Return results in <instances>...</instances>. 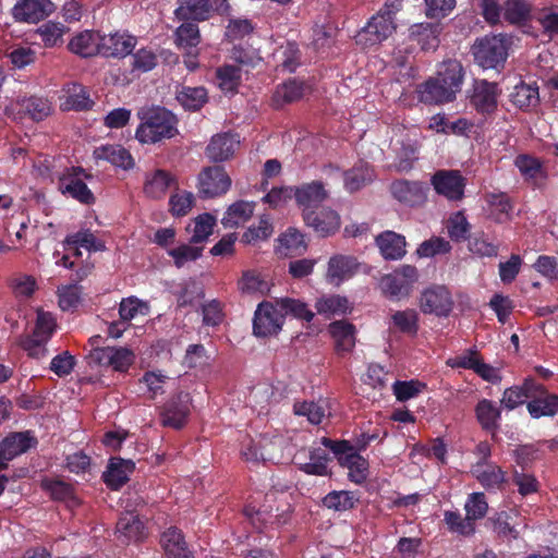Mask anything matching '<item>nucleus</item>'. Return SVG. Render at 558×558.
Returning <instances> with one entry per match:
<instances>
[{
    "instance_id": "1",
    "label": "nucleus",
    "mask_w": 558,
    "mask_h": 558,
    "mask_svg": "<svg viewBox=\"0 0 558 558\" xmlns=\"http://www.w3.org/2000/svg\"><path fill=\"white\" fill-rule=\"evenodd\" d=\"M137 116L142 123L137 128L136 138L141 143L154 144L178 133L177 118L165 108L144 107Z\"/></svg>"
},
{
    "instance_id": "2",
    "label": "nucleus",
    "mask_w": 558,
    "mask_h": 558,
    "mask_svg": "<svg viewBox=\"0 0 558 558\" xmlns=\"http://www.w3.org/2000/svg\"><path fill=\"white\" fill-rule=\"evenodd\" d=\"M510 44V38L502 34L477 39L472 48L475 62L483 69H499L507 60Z\"/></svg>"
},
{
    "instance_id": "3",
    "label": "nucleus",
    "mask_w": 558,
    "mask_h": 558,
    "mask_svg": "<svg viewBox=\"0 0 558 558\" xmlns=\"http://www.w3.org/2000/svg\"><path fill=\"white\" fill-rule=\"evenodd\" d=\"M322 444L329 448L338 458L340 465L349 470V478L362 484L368 476V462L357 453L348 440L336 441L329 438H322Z\"/></svg>"
},
{
    "instance_id": "4",
    "label": "nucleus",
    "mask_w": 558,
    "mask_h": 558,
    "mask_svg": "<svg viewBox=\"0 0 558 558\" xmlns=\"http://www.w3.org/2000/svg\"><path fill=\"white\" fill-rule=\"evenodd\" d=\"M417 280L416 267L402 265L381 278L380 289L386 296L400 300L410 295Z\"/></svg>"
},
{
    "instance_id": "5",
    "label": "nucleus",
    "mask_w": 558,
    "mask_h": 558,
    "mask_svg": "<svg viewBox=\"0 0 558 558\" xmlns=\"http://www.w3.org/2000/svg\"><path fill=\"white\" fill-rule=\"evenodd\" d=\"M458 69L457 66L449 69L447 74L452 75L450 85L445 86L436 76L429 77L416 88L418 100L427 105H442L451 102L458 94Z\"/></svg>"
},
{
    "instance_id": "6",
    "label": "nucleus",
    "mask_w": 558,
    "mask_h": 558,
    "mask_svg": "<svg viewBox=\"0 0 558 558\" xmlns=\"http://www.w3.org/2000/svg\"><path fill=\"white\" fill-rule=\"evenodd\" d=\"M92 367H112L117 372H125L134 362V354L126 348H94L86 356Z\"/></svg>"
},
{
    "instance_id": "7",
    "label": "nucleus",
    "mask_w": 558,
    "mask_h": 558,
    "mask_svg": "<svg viewBox=\"0 0 558 558\" xmlns=\"http://www.w3.org/2000/svg\"><path fill=\"white\" fill-rule=\"evenodd\" d=\"M283 323V314L276 302H262L255 311L253 332L257 337L274 336L281 330Z\"/></svg>"
},
{
    "instance_id": "8",
    "label": "nucleus",
    "mask_w": 558,
    "mask_h": 558,
    "mask_svg": "<svg viewBox=\"0 0 558 558\" xmlns=\"http://www.w3.org/2000/svg\"><path fill=\"white\" fill-rule=\"evenodd\" d=\"M231 185V179L220 166L207 167L198 174V195L202 198H215L225 194Z\"/></svg>"
},
{
    "instance_id": "9",
    "label": "nucleus",
    "mask_w": 558,
    "mask_h": 558,
    "mask_svg": "<svg viewBox=\"0 0 558 558\" xmlns=\"http://www.w3.org/2000/svg\"><path fill=\"white\" fill-rule=\"evenodd\" d=\"M396 29L395 22L387 15L377 13L357 33L356 44L363 47L375 46L387 39Z\"/></svg>"
},
{
    "instance_id": "10",
    "label": "nucleus",
    "mask_w": 558,
    "mask_h": 558,
    "mask_svg": "<svg viewBox=\"0 0 558 558\" xmlns=\"http://www.w3.org/2000/svg\"><path fill=\"white\" fill-rule=\"evenodd\" d=\"M453 306L451 293L444 286H433L425 289L420 298V307L425 314L447 316Z\"/></svg>"
},
{
    "instance_id": "11",
    "label": "nucleus",
    "mask_w": 558,
    "mask_h": 558,
    "mask_svg": "<svg viewBox=\"0 0 558 558\" xmlns=\"http://www.w3.org/2000/svg\"><path fill=\"white\" fill-rule=\"evenodd\" d=\"M191 407L192 398L190 393L180 391L165 404L161 413L162 425L175 429L182 428L190 415Z\"/></svg>"
},
{
    "instance_id": "12",
    "label": "nucleus",
    "mask_w": 558,
    "mask_h": 558,
    "mask_svg": "<svg viewBox=\"0 0 558 558\" xmlns=\"http://www.w3.org/2000/svg\"><path fill=\"white\" fill-rule=\"evenodd\" d=\"M435 191L450 201L464 196L465 179L459 170H439L432 177Z\"/></svg>"
},
{
    "instance_id": "13",
    "label": "nucleus",
    "mask_w": 558,
    "mask_h": 558,
    "mask_svg": "<svg viewBox=\"0 0 558 558\" xmlns=\"http://www.w3.org/2000/svg\"><path fill=\"white\" fill-rule=\"evenodd\" d=\"M54 10L50 0H19L12 9L13 17L19 22L37 23Z\"/></svg>"
},
{
    "instance_id": "14",
    "label": "nucleus",
    "mask_w": 558,
    "mask_h": 558,
    "mask_svg": "<svg viewBox=\"0 0 558 558\" xmlns=\"http://www.w3.org/2000/svg\"><path fill=\"white\" fill-rule=\"evenodd\" d=\"M294 196L298 205L302 208L304 218L306 211H315L328 197V192L322 182L313 181L295 187Z\"/></svg>"
},
{
    "instance_id": "15",
    "label": "nucleus",
    "mask_w": 558,
    "mask_h": 558,
    "mask_svg": "<svg viewBox=\"0 0 558 558\" xmlns=\"http://www.w3.org/2000/svg\"><path fill=\"white\" fill-rule=\"evenodd\" d=\"M305 225L314 229L322 236H328L340 228V216L330 208H322L319 211H306L303 218Z\"/></svg>"
},
{
    "instance_id": "16",
    "label": "nucleus",
    "mask_w": 558,
    "mask_h": 558,
    "mask_svg": "<svg viewBox=\"0 0 558 558\" xmlns=\"http://www.w3.org/2000/svg\"><path fill=\"white\" fill-rule=\"evenodd\" d=\"M500 94L498 84L487 81H477L474 84L471 95L472 106L480 112L489 113L497 107V100Z\"/></svg>"
},
{
    "instance_id": "17",
    "label": "nucleus",
    "mask_w": 558,
    "mask_h": 558,
    "mask_svg": "<svg viewBox=\"0 0 558 558\" xmlns=\"http://www.w3.org/2000/svg\"><path fill=\"white\" fill-rule=\"evenodd\" d=\"M329 333L333 339L335 350L338 355L350 353L356 341L355 326L345 320H336L329 325Z\"/></svg>"
},
{
    "instance_id": "18",
    "label": "nucleus",
    "mask_w": 558,
    "mask_h": 558,
    "mask_svg": "<svg viewBox=\"0 0 558 558\" xmlns=\"http://www.w3.org/2000/svg\"><path fill=\"white\" fill-rule=\"evenodd\" d=\"M136 44L134 37L124 34L101 36L100 54L122 58L132 52Z\"/></svg>"
},
{
    "instance_id": "19",
    "label": "nucleus",
    "mask_w": 558,
    "mask_h": 558,
    "mask_svg": "<svg viewBox=\"0 0 558 558\" xmlns=\"http://www.w3.org/2000/svg\"><path fill=\"white\" fill-rule=\"evenodd\" d=\"M357 268V263L353 257L336 255L328 262L327 280L331 284L339 286L344 280L351 278Z\"/></svg>"
},
{
    "instance_id": "20",
    "label": "nucleus",
    "mask_w": 558,
    "mask_h": 558,
    "mask_svg": "<svg viewBox=\"0 0 558 558\" xmlns=\"http://www.w3.org/2000/svg\"><path fill=\"white\" fill-rule=\"evenodd\" d=\"M135 469L132 460L111 458L107 471L104 473V481L112 489H119L129 481V474Z\"/></svg>"
},
{
    "instance_id": "21",
    "label": "nucleus",
    "mask_w": 558,
    "mask_h": 558,
    "mask_svg": "<svg viewBox=\"0 0 558 558\" xmlns=\"http://www.w3.org/2000/svg\"><path fill=\"white\" fill-rule=\"evenodd\" d=\"M36 442V439L28 432L11 434L0 442V457L11 461L34 447Z\"/></svg>"
},
{
    "instance_id": "22",
    "label": "nucleus",
    "mask_w": 558,
    "mask_h": 558,
    "mask_svg": "<svg viewBox=\"0 0 558 558\" xmlns=\"http://www.w3.org/2000/svg\"><path fill=\"white\" fill-rule=\"evenodd\" d=\"M472 474L486 489H500L506 481L505 472L487 461H480L473 465Z\"/></svg>"
},
{
    "instance_id": "23",
    "label": "nucleus",
    "mask_w": 558,
    "mask_h": 558,
    "mask_svg": "<svg viewBox=\"0 0 558 558\" xmlns=\"http://www.w3.org/2000/svg\"><path fill=\"white\" fill-rule=\"evenodd\" d=\"M215 2L216 0H178L175 15L180 20H207Z\"/></svg>"
},
{
    "instance_id": "24",
    "label": "nucleus",
    "mask_w": 558,
    "mask_h": 558,
    "mask_svg": "<svg viewBox=\"0 0 558 558\" xmlns=\"http://www.w3.org/2000/svg\"><path fill=\"white\" fill-rule=\"evenodd\" d=\"M376 244L385 259H400L405 251V238L393 231H385L376 236Z\"/></svg>"
},
{
    "instance_id": "25",
    "label": "nucleus",
    "mask_w": 558,
    "mask_h": 558,
    "mask_svg": "<svg viewBox=\"0 0 558 558\" xmlns=\"http://www.w3.org/2000/svg\"><path fill=\"white\" fill-rule=\"evenodd\" d=\"M534 398L527 403V410L532 417L551 416L558 412V396L547 393L543 386L534 390Z\"/></svg>"
},
{
    "instance_id": "26",
    "label": "nucleus",
    "mask_w": 558,
    "mask_h": 558,
    "mask_svg": "<svg viewBox=\"0 0 558 558\" xmlns=\"http://www.w3.org/2000/svg\"><path fill=\"white\" fill-rule=\"evenodd\" d=\"M161 545L168 558H194L180 530L172 526L161 535Z\"/></svg>"
},
{
    "instance_id": "27",
    "label": "nucleus",
    "mask_w": 558,
    "mask_h": 558,
    "mask_svg": "<svg viewBox=\"0 0 558 558\" xmlns=\"http://www.w3.org/2000/svg\"><path fill=\"white\" fill-rule=\"evenodd\" d=\"M101 36L98 33L85 31L74 36L69 43V49L83 58L100 53Z\"/></svg>"
},
{
    "instance_id": "28",
    "label": "nucleus",
    "mask_w": 558,
    "mask_h": 558,
    "mask_svg": "<svg viewBox=\"0 0 558 558\" xmlns=\"http://www.w3.org/2000/svg\"><path fill=\"white\" fill-rule=\"evenodd\" d=\"M238 144L239 141L228 133L217 134L206 147V155L213 161H225L233 155Z\"/></svg>"
},
{
    "instance_id": "29",
    "label": "nucleus",
    "mask_w": 558,
    "mask_h": 558,
    "mask_svg": "<svg viewBox=\"0 0 558 558\" xmlns=\"http://www.w3.org/2000/svg\"><path fill=\"white\" fill-rule=\"evenodd\" d=\"M475 416L483 429L495 433L499 427L501 411L494 401L482 399L475 407Z\"/></svg>"
},
{
    "instance_id": "30",
    "label": "nucleus",
    "mask_w": 558,
    "mask_h": 558,
    "mask_svg": "<svg viewBox=\"0 0 558 558\" xmlns=\"http://www.w3.org/2000/svg\"><path fill=\"white\" fill-rule=\"evenodd\" d=\"M94 157L98 160H106L116 167L130 169L133 167L131 154L120 145H102L94 150Z\"/></svg>"
},
{
    "instance_id": "31",
    "label": "nucleus",
    "mask_w": 558,
    "mask_h": 558,
    "mask_svg": "<svg viewBox=\"0 0 558 558\" xmlns=\"http://www.w3.org/2000/svg\"><path fill=\"white\" fill-rule=\"evenodd\" d=\"M514 165L526 181L536 186L544 183L546 172L537 158L530 155H519Z\"/></svg>"
},
{
    "instance_id": "32",
    "label": "nucleus",
    "mask_w": 558,
    "mask_h": 558,
    "mask_svg": "<svg viewBox=\"0 0 558 558\" xmlns=\"http://www.w3.org/2000/svg\"><path fill=\"white\" fill-rule=\"evenodd\" d=\"M277 241V252L283 256L301 255L307 248L304 235L295 228H289Z\"/></svg>"
},
{
    "instance_id": "33",
    "label": "nucleus",
    "mask_w": 558,
    "mask_h": 558,
    "mask_svg": "<svg viewBox=\"0 0 558 558\" xmlns=\"http://www.w3.org/2000/svg\"><path fill=\"white\" fill-rule=\"evenodd\" d=\"M174 178L167 171L158 169L146 175L144 193L146 196L158 199L166 195Z\"/></svg>"
},
{
    "instance_id": "34",
    "label": "nucleus",
    "mask_w": 558,
    "mask_h": 558,
    "mask_svg": "<svg viewBox=\"0 0 558 558\" xmlns=\"http://www.w3.org/2000/svg\"><path fill=\"white\" fill-rule=\"evenodd\" d=\"M395 198L407 205H415L423 201V187L418 182H410L405 180L395 181L390 186Z\"/></svg>"
},
{
    "instance_id": "35",
    "label": "nucleus",
    "mask_w": 558,
    "mask_h": 558,
    "mask_svg": "<svg viewBox=\"0 0 558 558\" xmlns=\"http://www.w3.org/2000/svg\"><path fill=\"white\" fill-rule=\"evenodd\" d=\"M410 36L423 50H434L439 44V26L432 23L414 24L410 28Z\"/></svg>"
},
{
    "instance_id": "36",
    "label": "nucleus",
    "mask_w": 558,
    "mask_h": 558,
    "mask_svg": "<svg viewBox=\"0 0 558 558\" xmlns=\"http://www.w3.org/2000/svg\"><path fill=\"white\" fill-rule=\"evenodd\" d=\"M541 389V385L533 379H527L522 387H511L505 390L501 403L509 410L525 402L534 396V390Z\"/></svg>"
},
{
    "instance_id": "37",
    "label": "nucleus",
    "mask_w": 558,
    "mask_h": 558,
    "mask_svg": "<svg viewBox=\"0 0 558 558\" xmlns=\"http://www.w3.org/2000/svg\"><path fill=\"white\" fill-rule=\"evenodd\" d=\"M216 78L219 88L232 96L241 85L242 69L240 65L226 64L216 70Z\"/></svg>"
},
{
    "instance_id": "38",
    "label": "nucleus",
    "mask_w": 558,
    "mask_h": 558,
    "mask_svg": "<svg viewBox=\"0 0 558 558\" xmlns=\"http://www.w3.org/2000/svg\"><path fill=\"white\" fill-rule=\"evenodd\" d=\"M389 330L414 335L418 329V314L415 310L393 311L388 320Z\"/></svg>"
},
{
    "instance_id": "39",
    "label": "nucleus",
    "mask_w": 558,
    "mask_h": 558,
    "mask_svg": "<svg viewBox=\"0 0 558 558\" xmlns=\"http://www.w3.org/2000/svg\"><path fill=\"white\" fill-rule=\"evenodd\" d=\"M117 532L128 542H140L145 537L144 523L133 512H126L120 517Z\"/></svg>"
},
{
    "instance_id": "40",
    "label": "nucleus",
    "mask_w": 558,
    "mask_h": 558,
    "mask_svg": "<svg viewBox=\"0 0 558 558\" xmlns=\"http://www.w3.org/2000/svg\"><path fill=\"white\" fill-rule=\"evenodd\" d=\"M59 189L63 194H69L83 204H93L95 197L87 185L75 175H69L60 180Z\"/></svg>"
},
{
    "instance_id": "41",
    "label": "nucleus",
    "mask_w": 558,
    "mask_h": 558,
    "mask_svg": "<svg viewBox=\"0 0 558 558\" xmlns=\"http://www.w3.org/2000/svg\"><path fill=\"white\" fill-rule=\"evenodd\" d=\"M175 98L184 109L190 111L199 110L208 101L207 90L204 87L182 86L175 93Z\"/></svg>"
},
{
    "instance_id": "42",
    "label": "nucleus",
    "mask_w": 558,
    "mask_h": 558,
    "mask_svg": "<svg viewBox=\"0 0 558 558\" xmlns=\"http://www.w3.org/2000/svg\"><path fill=\"white\" fill-rule=\"evenodd\" d=\"M277 306L283 314V318L290 315L296 319L312 322L315 314L308 308V305L300 299L280 298L276 299Z\"/></svg>"
},
{
    "instance_id": "43",
    "label": "nucleus",
    "mask_w": 558,
    "mask_h": 558,
    "mask_svg": "<svg viewBox=\"0 0 558 558\" xmlns=\"http://www.w3.org/2000/svg\"><path fill=\"white\" fill-rule=\"evenodd\" d=\"M305 86L296 80H289L279 85L272 96L275 106L282 107L286 104L296 101L303 97Z\"/></svg>"
},
{
    "instance_id": "44",
    "label": "nucleus",
    "mask_w": 558,
    "mask_h": 558,
    "mask_svg": "<svg viewBox=\"0 0 558 558\" xmlns=\"http://www.w3.org/2000/svg\"><path fill=\"white\" fill-rule=\"evenodd\" d=\"M511 102L520 109L533 108L538 104V87L520 82L510 94Z\"/></svg>"
},
{
    "instance_id": "45",
    "label": "nucleus",
    "mask_w": 558,
    "mask_h": 558,
    "mask_svg": "<svg viewBox=\"0 0 558 558\" xmlns=\"http://www.w3.org/2000/svg\"><path fill=\"white\" fill-rule=\"evenodd\" d=\"M373 170L365 162L355 165L352 169L344 172V186L350 192L360 190L373 180Z\"/></svg>"
},
{
    "instance_id": "46",
    "label": "nucleus",
    "mask_w": 558,
    "mask_h": 558,
    "mask_svg": "<svg viewBox=\"0 0 558 558\" xmlns=\"http://www.w3.org/2000/svg\"><path fill=\"white\" fill-rule=\"evenodd\" d=\"M485 199L488 206V214L495 221L505 222L509 219L512 206L505 193L487 194Z\"/></svg>"
},
{
    "instance_id": "47",
    "label": "nucleus",
    "mask_w": 558,
    "mask_h": 558,
    "mask_svg": "<svg viewBox=\"0 0 558 558\" xmlns=\"http://www.w3.org/2000/svg\"><path fill=\"white\" fill-rule=\"evenodd\" d=\"M315 307L318 314L326 316L343 315L350 310L348 299L340 295L320 298L316 301Z\"/></svg>"
},
{
    "instance_id": "48",
    "label": "nucleus",
    "mask_w": 558,
    "mask_h": 558,
    "mask_svg": "<svg viewBox=\"0 0 558 558\" xmlns=\"http://www.w3.org/2000/svg\"><path fill=\"white\" fill-rule=\"evenodd\" d=\"M66 94L68 97L64 102L65 109L82 111L89 109L93 105V101L89 99L88 92L80 84L69 85Z\"/></svg>"
},
{
    "instance_id": "49",
    "label": "nucleus",
    "mask_w": 558,
    "mask_h": 558,
    "mask_svg": "<svg viewBox=\"0 0 558 558\" xmlns=\"http://www.w3.org/2000/svg\"><path fill=\"white\" fill-rule=\"evenodd\" d=\"M274 232L272 223L266 215L251 221L246 228V243H257L267 240Z\"/></svg>"
},
{
    "instance_id": "50",
    "label": "nucleus",
    "mask_w": 558,
    "mask_h": 558,
    "mask_svg": "<svg viewBox=\"0 0 558 558\" xmlns=\"http://www.w3.org/2000/svg\"><path fill=\"white\" fill-rule=\"evenodd\" d=\"M201 41L198 26L193 22L183 23L175 31V43L181 49H195Z\"/></svg>"
},
{
    "instance_id": "51",
    "label": "nucleus",
    "mask_w": 558,
    "mask_h": 558,
    "mask_svg": "<svg viewBox=\"0 0 558 558\" xmlns=\"http://www.w3.org/2000/svg\"><path fill=\"white\" fill-rule=\"evenodd\" d=\"M293 412L296 415L306 416L310 423L317 425L326 416V402H295Z\"/></svg>"
},
{
    "instance_id": "52",
    "label": "nucleus",
    "mask_w": 558,
    "mask_h": 558,
    "mask_svg": "<svg viewBox=\"0 0 558 558\" xmlns=\"http://www.w3.org/2000/svg\"><path fill=\"white\" fill-rule=\"evenodd\" d=\"M357 499L351 492L333 490L323 499V505L335 511H347L354 507Z\"/></svg>"
},
{
    "instance_id": "53",
    "label": "nucleus",
    "mask_w": 558,
    "mask_h": 558,
    "mask_svg": "<svg viewBox=\"0 0 558 558\" xmlns=\"http://www.w3.org/2000/svg\"><path fill=\"white\" fill-rule=\"evenodd\" d=\"M444 521L452 533L469 536L475 532L474 523L466 515L463 518L458 511H445Z\"/></svg>"
},
{
    "instance_id": "54",
    "label": "nucleus",
    "mask_w": 558,
    "mask_h": 558,
    "mask_svg": "<svg viewBox=\"0 0 558 558\" xmlns=\"http://www.w3.org/2000/svg\"><path fill=\"white\" fill-rule=\"evenodd\" d=\"M533 19L541 25L543 33L553 38L558 35V12L554 8L535 10Z\"/></svg>"
},
{
    "instance_id": "55",
    "label": "nucleus",
    "mask_w": 558,
    "mask_h": 558,
    "mask_svg": "<svg viewBox=\"0 0 558 558\" xmlns=\"http://www.w3.org/2000/svg\"><path fill=\"white\" fill-rule=\"evenodd\" d=\"M531 8L524 0H507L504 5V17L511 24H520L527 20Z\"/></svg>"
},
{
    "instance_id": "56",
    "label": "nucleus",
    "mask_w": 558,
    "mask_h": 558,
    "mask_svg": "<svg viewBox=\"0 0 558 558\" xmlns=\"http://www.w3.org/2000/svg\"><path fill=\"white\" fill-rule=\"evenodd\" d=\"M21 106L35 121L44 120L52 110L48 99L36 96L23 99Z\"/></svg>"
},
{
    "instance_id": "57",
    "label": "nucleus",
    "mask_w": 558,
    "mask_h": 558,
    "mask_svg": "<svg viewBox=\"0 0 558 558\" xmlns=\"http://www.w3.org/2000/svg\"><path fill=\"white\" fill-rule=\"evenodd\" d=\"M311 461L300 465V470L308 475L325 476L328 474V456L323 449L311 451Z\"/></svg>"
},
{
    "instance_id": "58",
    "label": "nucleus",
    "mask_w": 558,
    "mask_h": 558,
    "mask_svg": "<svg viewBox=\"0 0 558 558\" xmlns=\"http://www.w3.org/2000/svg\"><path fill=\"white\" fill-rule=\"evenodd\" d=\"M465 514L473 523L484 518L488 510V505L483 493H472L469 495L464 505Z\"/></svg>"
},
{
    "instance_id": "59",
    "label": "nucleus",
    "mask_w": 558,
    "mask_h": 558,
    "mask_svg": "<svg viewBox=\"0 0 558 558\" xmlns=\"http://www.w3.org/2000/svg\"><path fill=\"white\" fill-rule=\"evenodd\" d=\"M68 245H76L87 248L89 252H99L105 250V244L97 241L89 230H82L70 234L64 241Z\"/></svg>"
},
{
    "instance_id": "60",
    "label": "nucleus",
    "mask_w": 558,
    "mask_h": 558,
    "mask_svg": "<svg viewBox=\"0 0 558 558\" xmlns=\"http://www.w3.org/2000/svg\"><path fill=\"white\" fill-rule=\"evenodd\" d=\"M216 218L210 214H203L195 218L191 243L197 244L206 241L213 233Z\"/></svg>"
},
{
    "instance_id": "61",
    "label": "nucleus",
    "mask_w": 558,
    "mask_h": 558,
    "mask_svg": "<svg viewBox=\"0 0 558 558\" xmlns=\"http://www.w3.org/2000/svg\"><path fill=\"white\" fill-rule=\"evenodd\" d=\"M426 17L440 20L448 16L456 8L457 0H423Z\"/></svg>"
},
{
    "instance_id": "62",
    "label": "nucleus",
    "mask_w": 558,
    "mask_h": 558,
    "mask_svg": "<svg viewBox=\"0 0 558 558\" xmlns=\"http://www.w3.org/2000/svg\"><path fill=\"white\" fill-rule=\"evenodd\" d=\"M451 250L450 243L444 238L434 236L421 243L416 250L420 257H433L438 254H446Z\"/></svg>"
},
{
    "instance_id": "63",
    "label": "nucleus",
    "mask_w": 558,
    "mask_h": 558,
    "mask_svg": "<svg viewBox=\"0 0 558 558\" xmlns=\"http://www.w3.org/2000/svg\"><path fill=\"white\" fill-rule=\"evenodd\" d=\"M482 361L478 352L473 349H468L462 353L447 360V365L451 368L472 369L475 373L480 362Z\"/></svg>"
},
{
    "instance_id": "64",
    "label": "nucleus",
    "mask_w": 558,
    "mask_h": 558,
    "mask_svg": "<svg viewBox=\"0 0 558 558\" xmlns=\"http://www.w3.org/2000/svg\"><path fill=\"white\" fill-rule=\"evenodd\" d=\"M64 32L65 27L62 24L54 22L45 23L37 29V33L45 45L49 47H53L59 43H62Z\"/></svg>"
}]
</instances>
